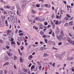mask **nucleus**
Segmentation results:
<instances>
[{
    "instance_id": "nucleus-10",
    "label": "nucleus",
    "mask_w": 74,
    "mask_h": 74,
    "mask_svg": "<svg viewBox=\"0 0 74 74\" xmlns=\"http://www.w3.org/2000/svg\"><path fill=\"white\" fill-rule=\"evenodd\" d=\"M20 62H21L22 63H23L24 62L23 59H22V58L21 57L20 58Z\"/></svg>"
},
{
    "instance_id": "nucleus-32",
    "label": "nucleus",
    "mask_w": 74,
    "mask_h": 74,
    "mask_svg": "<svg viewBox=\"0 0 74 74\" xmlns=\"http://www.w3.org/2000/svg\"><path fill=\"white\" fill-rule=\"evenodd\" d=\"M6 48H7V49H9L10 48V46H8V45H7L6 46Z\"/></svg>"
},
{
    "instance_id": "nucleus-62",
    "label": "nucleus",
    "mask_w": 74,
    "mask_h": 74,
    "mask_svg": "<svg viewBox=\"0 0 74 74\" xmlns=\"http://www.w3.org/2000/svg\"><path fill=\"white\" fill-rule=\"evenodd\" d=\"M28 48L29 49H30V48H31V46L29 45L28 46Z\"/></svg>"
},
{
    "instance_id": "nucleus-4",
    "label": "nucleus",
    "mask_w": 74,
    "mask_h": 74,
    "mask_svg": "<svg viewBox=\"0 0 74 74\" xmlns=\"http://www.w3.org/2000/svg\"><path fill=\"white\" fill-rule=\"evenodd\" d=\"M67 39L69 42H70L71 44H72V43L73 45H74V41H72L71 40V39H70V38H67Z\"/></svg>"
},
{
    "instance_id": "nucleus-26",
    "label": "nucleus",
    "mask_w": 74,
    "mask_h": 74,
    "mask_svg": "<svg viewBox=\"0 0 74 74\" xmlns=\"http://www.w3.org/2000/svg\"><path fill=\"white\" fill-rule=\"evenodd\" d=\"M64 19H65V20H66V21H67L68 19H69V17H66L65 18H64Z\"/></svg>"
},
{
    "instance_id": "nucleus-30",
    "label": "nucleus",
    "mask_w": 74,
    "mask_h": 74,
    "mask_svg": "<svg viewBox=\"0 0 74 74\" xmlns=\"http://www.w3.org/2000/svg\"><path fill=\"white\" fill-rule=\"evenodd\" d=\"M19 35L20 36H23V33H20L19 34Z\"/></svg>"
},
{
    "instance_id": "nucleus-34",
    "label": "nucleus",
    "mask_w": 74,
    "mask_h": 74,
    "mask_svg": "<svg viewBox=\"0 0 74 74\" xmlns=\"http://www.w3.org/2000/svg\"><path fill=\"white\" fill-rule=\"evenodd\" d=\"M58 23H59V21H56V25H58Z\"/></svg>"
},
{
    "instance_id": "nucleus-6",
    "label": "nucleus",
    "mask_w": 74,
    "mask_h": 74,
    "mask_svg": "<svg viewBox=\"0 0 74 74\" xmlns=\"http://www.w3.org/2000/svg\"><path fill=\"white\" fill-rule=\"evenodd\" d=\"M14 16H11L10 17V19L12 22H15V19H14Z\"/></svg>"
},
{
    "instance_id": "nucleus-20",
    "label": "nucleus",
    "mask_w": 74,
    "mask_h": 74,
    "mask_svg": "<svg viewBox=\"0 0 74 74\" xmlns=\"http://www.w3.org/2000/svg\"><path fill=\"white\" fill-rule=\"evenodd\" d=\"M10 32H11V31H10V30H8L7 31V34L8 35H8H9V34H8V33H9Z\"/></svg>"
},
{
    "instance_id": "nucleus-57",
    "label": "nucleus",
    "mask_w": 74,
    "mask_h": 74,
    "mask_svg": "<svg viewBox=\"0 0 74 74\" xmlns=\"http://www.w3.org/2000/svg\"><path fill=\"white\" fill-rule=\"evenodd\" d=\"M69 36H70L71 37H72V35L70 34V33H69Z\"/></svg>"
},
{
    "instance_id": "nucleus-64",
    "label": "nucleus",
    "mask_w": 74,
    "mask_h": 74,
    "mask_svg": "<svg viewBox=\"0 0 74 74\" xmlns=\"http://www.w3.org/2000/svg\"><path fill=\"white\" fill-rule=\"evenodd\" d=\"M65 26H68V23H66L65 24Z\"/></svg>"
},
{
    "instance_id": "nucleus-18",
    "label": "nucleus",
    "mask_w": 74,
    "mask_h": 74,
    "mask_svg": "<svg viewBox=\"0 0 74 74\" xmlns=\"http://www.w3.org/2000/svg\"><path fill=\"white\" fill-rule=\"evenodd\" d=\"M46 56H48V54L47 53H45L43 56V57H46Z\"/></svg>"
},
{
    "instance_id": "nucleus-33",
    "label": "nucleus",
    "mask_w": 74,
    "mask_h": 74,
    "mask_svg": "<svg viewBox=\"0 0 74 74\" xmlns=\"http://www.w3.org/2000/svg\"><path fill=\"white\" fill-rule=\"evenodd\" d=\"M34 68V66L32 65L31 67V69H33Z\"/></svg>"
},
{
    "instance_id": "nucleus-2",
    "label": "nucleus",
    "mask_w": 74,
    "mask_h": 74,
    "mask_svg": "<svg viewBox=\"0 0 74 74\" xmlns=\"http://www.w3.org/2000/svg\"><path fill=\"white\" fill-rule=\"evenodd\" d=\"M18 41L19 42H17V44L18 45H19L20 44V43H21V41H22V39L21 38L18 37Z\"/></svg>"
},
{
    "instance_id": "nucleus-60",
    "label": "nucleus",
    "mask_w": 74,
    "mask_h": 74,
    "mask_svg": "<svg viewBox=\"0 0 74 74\" xmlns=\"http://www.w3.org/2000/svg\"><path fill=\"white\" fill-rule=\"evenodd\" d=\"M4 73L5 74H7V71L6 70L4 71Z\"/></svg>"
},
{
    "instance_id": "nucleus-42",
    "label": "nucleus",
    "mask_w": 74,
    "mask_h": 74,
    "mask_svg": "<svg viewBox=\"0 0 74 74\" xmlns=\"http://www.w3.org/2000/svg\"><path fill=\"white\" fill-rule=\"evenodd\" d=\"M32 63H30L29 64V66H28L29 67H31V66H32Z\"/></svg>"
},
{
    "instance_id": "nucleus-53",
    "label": "nucleus",
    "mask_w": 74,
    "mask_h": 74,
    "mask_svg": "<svg viewBox=\"0 0 74 74\" xmlns=\"http://www.w3.org/2000/svg\"><path fill=\"white\" fill-rule=\"evenodd\" d=\"M42 37L44 38H45V37H46V36H45V35H43Z\"/></svg>"
},
{
    "instance_id": "nucleus-56",
    "label": "nucleus",
    "mask_w": 74,
    "mask_h": 74,
    "mask_svg": "<svg viewBox=\"0 0 74 74\" xmlns=\"http://www.w3.org/2000/svg\"><path fill=\"white\" fill-rule=\"evenodd\" d=\"M0 42H1V43H3V42L4 41H3V40H1Z\"/></svg>"
},
{
    "instance_id": "nucleus-21",
    "label": "nucleus",
    "mask_w": 74,
    "mask_h": 74,
    "mask_svg": "<svg viewBox=\"0 0 74 74\" xmlns=\"http://www.w3.org/2000/svg\"><path fill=\"white\" fill-rule=\"evenodd\" d=\"M32 12H33V14H36V11L33 10H32Z\"/></svg>"
},
{
    "instance_id": "nucleus-59",
    "label": "nucleus",
    "mask_w": 74,
    "mask_h": 74,
    "mask_svg": "<svg viewBox=\"0 0 74 74\" xmlns=\"http://www.w3.org/2000/svg\"><path fill=\"white\" fill-rule=\"evenodd\" d=\"M37 71V67H36L35 70H34V71Z\"/></svg>"
},
{
    "instance_id": "nucleus-54",
    "label": "nucleus",
    "mask_w": 74,
    "mask_h": 74,
    "mask_svg": "<svg viewBox=\"0 0 74 74\" xmlns=\"http://www.w3.org/2000/svg\"><path fill=\"white\" fill-rule=\"evenodd\" d=\"M19 53L20 55H21V56H22V53L21 52H19Z\"/></svg>"
},
{
    "instance_id": "nucleus-23",
    "label": "nucleus",
    "mask_w": 74,
    "mask_h": 74,
    "mask_svg": "<svg viewBox=\"0 0 74 74\" xmlns=\"http://www.w3.org/2000/svg\"><path fill=\"white\" fill-rule=\"evenodd\" d=\"M40 29H42L43 28V26H42V25H40Z\"/></svg>"
},
{
    "instance_id": "nucleus-61",
    "label": "nucleus",
    "mask_w": 74,
    "mask_h": 74,
    "mask_svg": "<svg viewBox=\"0 0 74 74\" xmlns=\"http://www.w3.org/2000/svg\"><path fill=\"white\" fill-rule=\"evenodd\" d=\"M14 68L15 69H16L17 68H16V66H15V65H14Z\"/></svg>"
},
{
    "instance_id": "nucleus-46",
    "label": "nucleus",
    "mask_w": 74,
    "mask_h": 74,
    "mask_svg": "<svg viewBox=\"0 0 74 74\" xmlns=\"http://www.w3.org/2000/svg\"><path fill=\"white\" fill-rule=\"evenodd\" d=\"M22 30H19V31H18V33H22Z\"/></svg>"
},
{
    "instance_id": "nucleus-28",
    "label": "nucleus",
    "mask_w": 74,
    "mask_h": 74,
    "mask_svg": "<svg viewBox=\"0 0 74 74\" xmlns=\"http://www.w3.org/2000/svg\"><path fill=\"white\" fill-rule=\"evenodd\" d=\"M50 31H51V32H49V34H52V32H53L52 30L51 29V30H50Z\"/></svg>"
},
{
    "instance_id": "nucleus-48",
    "label": "nucleus",
    "mask_w": 74,
    "mask_h": 74,
    "mask_svg": "<svg viewBox=\"0 0 74 74\" xmlns=\"http://www.w3.org/2000/svg\"><path fill=\"white\" fill-rule=\"evenodd\" d=\"M41 67H42V66H39V70H41Z\"/></svg>"
},
{
    "instance_id": "nucleus-44",
    "label": "nucleus",
    "mask_w": 74,
    "mask_h": 74,
    "mask_svg": "<svg viewBox=\"0 0 74 74\" xmlns=\"http://www.w3.org/2000/svg\"><path fill=\"white\" fill-rule=\"evenodd\" d=\"M55 63H53L52 64V66L53 67H55Z\"/></svg>"
},
{
    "instance_id": "nucleus-55",
    "label": "nucleus",
    "mask_w": 74,
    "mask_h": 74,
    "mask_svg": "<svg viewBox=\"0 0 74 74\" xmlns=\"http://www.w3.org/2000/svg\"><path fill=\"white\" fill-rule=\"evenodd\" d=\"M29 22L31 23H32V22H33V20H29Z\"/></svg>"
},
{
    "instance_id": "nucleus-15",
    "label": "nucleus",
    "mask_w": 74,
    "mask_h": 74,
    "mask_svg": "<svg viewBox=\"0 0 74 74\" xmlns=\"http://www.w3.org/2000/svg\"><path fill=\"white\" fill-rule=\"evenodd\" d=\"M8 64H9V62H6L3 65V66L7 65H8Z\"/></svg>"
},
{
    "instance_id": "nucleus-50",
    "label": "nucleus",
    "mask_w": 74,
    "mask_h": 74,
    "mask_svg": "<svg viewBox=\"0 0 74 74\" xmlns=\"http://www.w3.org/2000/svg\"><path fill=\"white\" fill-rule=\"evenodd\" d=\"M5 24H8V21L7 20H6L5 21Z\"/></svg>"
},
{
    "instance_id": "nucleus-1",
    "label": "nucleus",
    "mask_w": 74,
    "mask_h": 74,
    "mask_svg": "<svg viewBox=\"0 0 74 74\" xmlns=\"http://www.w3.org/2000/svg\"><path fill=\"white\" fill-rule=\"evenodd\" d=\"M16 14L18 16H21V10H17Z\"/></svg>"
},
{
    "instance_id": "nucleus-52",
    "label": "nucleus",
    "mask_w": 74,
    "mask_h": 74,
    "mask_svg": "<svg viewBox=\"0 0 74 74\" xmlns=\"http://www.w3.org/2000/svg\"><path fill=\"white\" fill-rule=\"evenodd\" d=\"M63 12H62V11H61L60 12V15H62V14H63Z\"/></svg>"
},
{
    "instance_id": "nucleus-58",
    "label": "nucleus",
    "mask_w": 74,
    "mask_h": 74,
    "mask_svg": "<svg viewBox=\"0 0 74 74\" xmlns=\"http://www.w3.org/2000/svg\"><path fill=\"white\" fill-rule=\"evenodd\" d=\"M67 8H70V6L67 5Z\"/></svg>"
},
{
    "instance_id": "nucleus-16",
    "label": "nucleus",
    "mask_w": 74,
    "mask_h": 74,
    "mask_svg": "<svg viewBox=\"0 0 74 74\" xmlns=\"http://www.w3.org/2000/svg\"><path fill=\"white\" fill-rule=\"evenodd\" d=\"M7 53H8V56H12V54H10V53L8 52L7 51Z\"/></svg>"
},
{
    "instance_id": "nucleus-12",
    "label": "nucleus",
    "mask_w": 74,
    "mask_h": 74,
    "mask_svg": "<svg viewBox=\"0 0 74 74\" xmlns=\"http://www.w3.org/2000/svg\"><path fill=\"white\" fill-rule=\"evenodd\" d=\"M33 58V56H32V55H31L30 56H29L28 57V59H29V60H32V58Z\"/></svg>"
},
{
    "instance_id": "nucleus-27",
    "label": "nucleus",
    "mask_w": 74,
    "mask_h": 74,
    "mask_svg": "<svg viewBox=\"0 0 74 74\" xmlns=\"http://www.w3.org/2000/svg\"><path fill=\"white\" fill-rule=\"evenodd\" d=\"M24 48V47L23 46H21V51H22V50H23Z\"/></svg>"
},
{
    "instance_id": "nucleus-41",
    "label": "nucleus",
    "mask_w": 74,
    "mask_h": 74,
    "mask_svg": "<svg viewBox=\"0 0 74 74\" xmlns=\"http://www.w3.org/2000/svg\"><path fill=\"white\" fill-rule=\"evenodd\" d=\"M56 18L57 19H59V18H60V17H59L58 15L57 16H56Z\"/></svg>"
},
{
    "instance_id": "nucleus-49",
    "label": "nucleus",
    "mask_w": 74,
    "mask_h": 74,
    "mask_svg": "<svg viewBox=\"0 0 74 74\" xmlns=\"http://www.w3.org/2000/svg\"><path fill=\"white\" fill-rule=\"evenodd\" d=\"M48 25V23L46 22L45 23V25Z\"/></svg>"
},
{
    "instance_id": "nucleus-11",
    "label": "nucleus",
    "mask_w": 74,
    "mask_h": 74,
    "mask_svg": "<svg viewBox=\"0 0 74 74\" xmlns=\"http://www.w3.org/2000/svg\"><path fill=\"white\" fill-rule=\"evenodd\" d=\"M34 20L35 21H39L40 20V18L38 17H35L34 18Z\"/></svg>"
},
{
    "instance_id": "nucleus-38",
    "label": "nucleus",
    "mask_w": 74,
    "mask_h": 74,
    "mask_svg": "<svg viewBox=\"0 0 74 74\" xmlns=\"http://www.w3.org/2000/svg\"><path fill=\"white\" fill-rule=\"evenodd\" d=\"M59 56H60L59 54H57V55H56V57H57V58H58V57H59Z\"/></svg>"
},
{
    "instance_id": "nucleus-8",
    "label": "nucleus",
    "mask_w": 74,
    "mask_h": 74,
    "mask_svg": "<svg viewBox=\"0 0 74 74\" xmlns=\"http://www.w3.org/2000/svg\"><path fill=\"white\" fill-rule=\"evenodd\" d=\"M51 25H52L53 28V29H54L55 27V24H54V23H53V22H51Z\"/></svg>"
},
{
    "instance_id": "nucleus-5",
    "label": "nucleus",
    "mask_w": 74,
    "mask_h": 74,
    "mask_svg": "<svg viewBox=\"0 0 74 74\" xmlns=\"http://www.w3.org/2000/svg\"><path fill=\"white\" fill-rule=\"evenodd\" d=\"M8 13L9 15L11 16H14V13H13V12L11 11H9L8 12Z\"/></svg>"
},
{
    "instance_id": "nucleus-40",
    "label": "nucleus",
    "mask_w": 74,
    "mask_h": 74,
    "mask_svg": "<svg viewBox=\"0 0 74 74\" xmlns=\"http://www.w3.org/2000/svg\"><path fill=\"white\" fill-rule=\"evenodd\" d=\"M45 7H48V5L47 4H45Z\"/></svg>"
},
{
    "instance_id": "nucleus-37",
    "label": "nucleus",
    "mask_w": 74,
    "mask_h": 74,
    "mask_svg": "<svg viewBox=\"0 0 74 74\" xmlns=\"http://www.w3.org/2000/svg\"><path fill=\"white\" fill-rule=\"evenodd\" d=\"M3 74V71H0V74Z\"/></svg>"
},
{
    "instance_id": "nucleus-31",
    "label": "nucleus",
    "mask_w": 74,
    "mask_h": 74,
    "mask_svg": "<svg viewBox=\"0 0 74 74\" xmlns=\"http://www.w3.org/2000/svg\"><path fill=\"white\" fill-rule=\"evenodd\" d=\"M8 37L9 38H11L12 37V36H11V34H10L8 36Z\"/></svg>"
},
{
    "instance_id": "nucleus-9",
    "label": "nucleus",
    "mask_w": 74,
    "mask_h": 74,
    "mask_svg": "<svg viewBox=\"0 0 74 74\" xmlns=\"http://www.w3.org/2000/svg\"><path fill=\"white\" fill-rule=\"evenodd\" d=\"M23 70L24 72H25L26 73H27V69H26L25 68H23Z\"/></svg>"
},
{
    "instance_id": "nucleus-19",
    "label": "nucleus",
    "mask_w": 74,
    "mask_h": 74,
    "mask_svg": "<svg viewBox=\"0 0 74 74\" xmlns=\"http://www.w3.org/2000/svg\"><path fill=\"white\" fill-rule=\"evenodd\" d=\"M73 21H71V22H70L69 23V25H73Z\"/></svg>"
},
{
    "instance_id": "nucleus-63",
    "label": "nucleus",
    "mask_w": 74,
    "mask_h": 74,
    "mask_svg": "<svg viewBox=\"0 0 74 74\" xmlns=\"http://www.w3.org/2000/svg\"><path fill=\"white\" fill-rule=\"evenodd\" d=\"M55 11L56 13V12H57V9H55Z\"/></svg>"
},
{
    "instance_id": "nucleus-24",
    "label": "nucleus",
    "mask_w": 74,
    "mask_h": 74,
    "mask_svg": "<svg viewBox=\"0 0 74 74\" xmlns=\"http://www.w3.org/2000/svg\"><path fill=\"white\" fill-rule=\"evenodd\" d=\"M4 7L5 8H10V6L8 5L7 6H4Z\"/></svg>"
},
{
    "instance_id": "nucleus-22",
    "label": "nucleus",
    "mask_w": 74,
    "mask_h": 74,
    "mask_svg": "<svg viewBox=\"0 0 74 74\" xmlns=\"http://www.w3.org/2000/svg\"><path fill=\"white\" fill-rule=\"evenodd\" d=\"M40 33L41 34V35H42V34H44V33L42 32V31H41L40 32Z\"/></svg>"
},
{
    "instance_id": "nucleus-3",
    "label": "nucleus",
    "mask_w": 74,
    "mask_h": 74,
    "mask_svg": "<svg viewBox=\"0 0 74 74\" xmlns=\"http://www.w3.org/2000/svg\"><path fill=\"white\" fill-rule=\"evenodd\" d=\"M57 38H58V40H59L60 41H61V40H63V38L62 37V36L61 35H60L59 36V37L58 36V35H57Z\"/></svg>"
},
{
    "instance_id": "nucleus-47",
    "label": "nucleus",
    "mask_w": 74,
    "mask_h": 74,
    "mask_svg": "<svg viewBox=\"0 0 74 74\" xmlns=\"http://www.w3.org/2000/svg\"><path fill=\"white\" fill-rule=\"evenodd\" d=\"M62 42H60L59 43L58 45H62Z\"/></svg>"
},
{
    "instance_id": "nucleus-39",
    "label": "nucleus",
    "mask_w": 74,
    "mask_h": 74,
    "mask_svg": "<svg viewBox=\"0 0 74 74\" xmlns=\"http://www.w3.org/2000/svg\"><path fill=\"white\" fill-rule=\"evenodd\" d=\"M15 42H14V41H12L11 42V44H15Z\"/></svg>"
},
{
    "instance_id": "nucleus-29",
    "label": "nucleus",
    "mask_w": 74,
    "mask_h": 74,
    "mask_svg": "<svg viewBox=\"0 0 74 74\" xmlns=\"http://www.w3.org/2000/svg\"><path fill=\"white\" fill-rule=\"evenodd\" d=\"M17 59V57H16V56H14V60H16Z\"/></svg>"
},
{
    "instance_id": "nucleus-13",
    "label": "nucleus",
    "mask_w": 74,
    "mask_h": 74,
    "mask_svg": "<svg viewBox=\"0 0 74 74\" xmlns=\"http://www.w3.org/2000/svg\"><path fill=\"white\" fill-rule=\"evenodd\" d=\"M25 5H22L21 8H22V9L23 10H24V8H25Z\"/></svg>"
},
{
    "instance_id": "nucleus-17",
    "label": "nucleus",
    "mask_w": 74,
    "mask_h": 74,
    "mask_svg": "<svg viewBox=\"0 0 74 74\" xmlns=\"http://www.w3.org/2000/svg\"><path fill=\"white\" fill-rule=\"evenodd\" d=\"M44 49H45V48L44 47H41L40 48V50L41 51H42V50H44Z\"/></svg>"
},
{
    "instance_id": "nucleus-51",
    "label": "nucleus",
    "mask_w": 74,
    "mask_h": 74,
    "mask_svg": "<svg viewBox=\"0 0 74 74\" xmlns=\"http://www.w3.org/2000/svg\"><path fill=\"white\" fill-rule=\"evenodd\" d=\"M17 8L18 9V10H21L19 6L18 7H17Z\"/></svg>"
},
{
    "instance_id": "nucleus-25",
    "label": "nucleus",
    "mask_w": 74,
    "mask_h": 74,
    "mask_svg": "<svg viewBox=\"0 0 74 74\" xmlns=\"http://www.w3.org/2000/svg\"><path fill=\"white\" fill-rule=\"evenodd\" d=\"M61 34L62 36H64V34L63 33L62 31H61Z\"/></svg>"
},
{
    "instance_id": "nucleus-7",
    "label": "nucleus",
    "mask_w": 74,
    "mask_h": 74,
    "mask_svg": "<svg viewBox=\"0 0 74 74\" xmlns=\"http://www.w3.org/2000/svg\"><path fill=\"white\" fill-rule=\"evenodd\" d=\"M74 59V58L73 57H69L67 58V60L68 61H70V60H73Z\"/></svg>"
},
{
    "instance_id": "nucleus-14",
    "label": "nucleus",
    "mask_w": 74,
    "mask_h": 74,
    "mask_svg": "<svg viewBox=\"0 0 74 74\" xmlns=\"http://www.w3.org/2000/svg\"><path fill=\"white\" fill-rule=\"evenodd\" d=\"M56 32L57 34H58V33H59V29H57L56 30Z\"/></svg>"
},
{
    "instance_id": "nucleus-36",
    "label": "nucleus",
    "mask_w": 74,
    "mask_h": 74,
    "mask_svg": "<svg viewBox=\"0 0 74 74\" xmlns=\"http://www.w3.org/2000/svg\"><path fill=\"white\" fill-rule=\"evenodd\" d=\"M66 16L68 18H70V17H71V16L69 15L68 14H67Z\"/></svg>"
},
{
    "instance_id": "nucleus-43",
    "label": "nucleus",
    "mask_w": 74,
    "mask_h": 74,
    "mask_svg": "<svg viewBox=\"0 0 74 74\" xmlns=\"http://www.w3.org/2000/svg\"><path fill=\"white\" fill-rule=\"evenodd\" d=\"M1 2H2V3H5V2L4 1L1 0Z\"/></svg>"
},
{
    "instance_id": "nucleus-35",
    "label": "nucleus",
    "mask_w": 74,
    "mask_h": 74,
    "mask_svg": "<svg viewBox=\"0 0 74 74\" xmlns=\"http://www.w3.org/2000/svg\"><path fill=\"white\" fill-rule=\"evenodd\" d=\"M19 7V5L18 4H17L16 5V7L17 8V7Z\"/></svg>"
},
{
    "instance_id": "nucleus-45",
    "label": "nucleus",
    "mask_w": 74,
    "mask_h": 74,
    "mask_svg": "<svg viewBox=\"0 0 74 74\" xmlns=\"http://www.w3.org/2000/svg\"><path fill=\"white\" fill-rule=\"evenodd\" d=\"M45 42H46V43H47V42L48 41L46 39H45Z\"/></svg>"
}]
</instances>
